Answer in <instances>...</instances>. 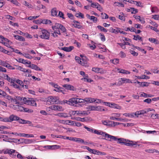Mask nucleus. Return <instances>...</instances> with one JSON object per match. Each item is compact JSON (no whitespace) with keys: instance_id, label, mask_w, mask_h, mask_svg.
Segmentation results:
<instances>
[{"instance_id":"79ce46f5","label":"nucleus","mask_w":159,"mask_h":159,"mask_svg":"<svg viewBox=\"0 0 159 159\" xmlns=\"http://www.w3.org/2000/svg\"><path fill=\"white\" fill-rule=\"evenodd\" d=\"M66 122H67L69 123V124H67V125H74L75 124V121L70 120H66Z\"/></svg>"},{"instance_id":"9d476101","label":"nucleus","mask_w":159,"mask_h":159,"mask_svg":"<svg viewBox=\"0 0 159 159\" xmlns=\"http://www.w3.org/2000/svg\"><path fill=\"white\" fill-rule=\"evenodd\" d=\"M74 47L72 46H70L69 47H64L63 48H61V49L67 52H70L73 49Z\"/></svg>"},{"instance_id":"20e7f679","label":"nucleus","mask_w":159,"mask_h":159,"mask_svg":"<svg viewBox=\"0 0 159 159\" xmlns=\"http://www.w3.org/2000/svg\"><path fill=\"white\" fill-rule=\"evenodd\" d=\"M72 114L73 115H75V114L77 115L81 116V115L85 116L87 115H88L87 112L86 111H72Z\"/></svg>"},{"instance_id":"5fc2aeb1","label":"nucleus","mask_w":159,"mask_h":159,"mask_svg":"<svg viewBox=\"0 0 159 159\" xmlns=\"http://www.w3.org/2000/svg\"><path fill=\"white\" fill-rule=\"evenodd\" d=\"M59 29H60L63 32H65L66 30V29L61 24V26L60 27Z\"/></svg>"},{"instance_id":"680f3d73","label":"nucleus","mask_w":159,"mask_h":159,"mask_svg":"<svg viewBox=\"0 0 159 159\" xmlns=\"http://www.w3.org/2000/svg\"><path fill=\"white\" fill-rule=\"evenodd\" d=\"M33 22L36 24H40L42 23V20L40 19L34 20L33 21Z\"/></svg>"},{"instance_id":"a18cd8bd","label":"nucleus","mask_w":159,"mask_h":159,"mask_svg":"<svg viewBox=\"0 0 159 159\" xmlns=\"http://www.w3.org/2000/svg\"><path fill=\"white\" fill-rule=\"evenodd\" d=\"M23 55L27 58L31 59L33 57L31 56L29 54L24 53L22 54Z\"/></svg>"},{"instance_id":"c9c22d12","label":"nucleus","mask_w":159,"mask_h":159,"mask_svg":"<svg viewBox=\"0 0 159 159\" xmlns=\"http://www.w3.org/2000/svg\"><path fill=\"white\" fill-rule=\"evenodd\" d=\"M111 61L114 64H117L119 63V59L117 58L111 60Z\"/></svg>"},{"instance_id":"f03ea898","label":"nucleus","mask_w":159,"mask_h":159,"mask_svg":"<svg viewBox=\"0 0 159 159\" xmlns=\"http://www.w3.org/2000/svg\"><path fill=\"white\" fill-rule=\"evenodd\" d=\"M23 100L26 104L36 106V102L33 98H23Z\"/></svg>"},{"instance_id":"f8f14e48","label":"nucleus","mask_w":159,"mask_h":159,"mask_svg":"<svg viewBox=\"0 0 159 159\" xmlns=\"http://www.w3.org/2000/svg\"><path fill=\"white\" fill-rule=\"evenodd\" d=\"M17 61L21 63L24 64H30V61H28L27 60H25L21 58H18Z\"/></svg>"},{"instance_id":"473e14b6","label":"nucleus","mask_w":159,"mask_h":159,"mask_svg":"<svg viewBox=\"0 0 159 159\" xmlns=\"http://www.w3.org/2000/svg\"><path fill=\"white\" fill-rule=\"evenodd\" d=\"M51 23V21L48 20L44 19L43 20H42V23L43 24H50Z\"/></svg>"},{"instance_id":"774afa93","label":"nucleus","mask_w":159,"mask_h":159,"mask_svg":"<svg viewBox=\"0 0 159 159\" xmlns=\"http://www.w3.org/2000/svg\"><path fill=\"white\" fill-rule=\"evenodd\" d=\"M120 54L121 57L124 58L125 57V54L122 51H121L120 52Z\"/></svg>"},{"instance_id":"338daca9","label":"nucleus","mask_w":159,"mask_h":159,"mask_svg":"<svg viewBox=\"0 0 159 159\" xmlns=\"http://www.w3.org/2000/svg\"><path fill=\"white\" fill-rule=\"evenodd\" d=\"M134 26L135 28H136L138 29H142L141 25L139 24H134Z\"/></svg>"},{"instance_id":"a19ab883","label":"nucleus","mask_w":159,"mask_h":159,"mask_svg":"<svg viewBox=\"0 0 159 159\" xmlns=\"http://www.w3.org/2000/svg\"><path fill=\"white\" fill-rule=\"evenodd\" d=\"M130 53L134 56H137L138 55V53L135 52L133 50H130L129 51Z\"/></svg>"},{"instance_id":"0e129e2a","label":"nucleus","mask_w":159,"mask_h":159,"mask_svg":"<svg viewBox=\"0 0 159 159\" xmlns=\"http://www.w3.org/2000/svg\"><path fill=\"white\" fill-rule=\"evenodd\" d=\"M75 59V60L78 61L79 64H81V61L80 60L81 59L80 57L76 56Z\"/></svg>"},{"instance_id":"69168bd1","label":"nucleus","mask_w":159,"mask_h":159,"mask_svg":"<svg viewBox=\"0 0 159 159\" xmlns=\"http://www.w3.org/2000/svg\"><path fill=\"white\" fill-rule=\"evenodd\" d=\"M12 85L15 88L20 89L19 86L17 84L15 83L13 81L12 82Z\"/></svg>"},{"instance_id":"4be33fe9","label":"nucleus","mask_w":159,"mask_h":159,"mask_svg":"<svg viewBox=\"0 0 159 159\" xmlns=\"http://www.w3.org/2000/svg\"><path fill=\"white\" fill-rule=\"evenodd\" d=\"M52 15L53 16H56L57 15V11L56 7L54 8L51 10Z\"/></svg>"},{"instance_id":"5701e85b","label":"nucleus","mask_w":159,"mask_h":159,"mask_svg":"<svg viewBox=\"0 0 159 159\" xmlns=\"http://www.w3.org/2000/svg\"><path fill=\"white\" fill-rule=\"evenodd\" d=\"M32 69H34L36 70H39V71H42V69H41L37 65L32 64Z\"/></svg>"},{"instance_id":"13d9d810","label":"nucleus","mask_w":159,"mask_h":159,"mask_svg":"<svg viewBox=\"0 0 159 159\" xmlns=\"http://www.w3.org/2000/svg\"><path fill=\"white\" fill-rule=\"evenodd\" d=\"M7 153L10 154H11L12 153H14L15 152V150L13 149H7Z\"/></svg>"},{"instance_id":"4c0bfd02","label":"nucleus","mask_w":159,"mask_h":159,"mask_svg":"<svg viewBox=\"0 0 159 159\" xmlns=\"http://www.w3.org/2000/svg\"><path fill=\"white\" fill-rule=\"evenodd\" d=\"M69 100L67 101L66 100H64L63 101H60V104L62 105L65 104V103H66L67 104L69 105Z\"/></svg>"},{"instance_id":"49530a36","label":"nucleus","mask_w":159,"mask_h":159,"mask_svg":"<svg viewBox=\"0 0 159 159\" xmlns=\"http://www.w3.org/2000/svg\"><path fill=\"white\" fill-rule=\"evenodd\" d=\"M34 141L35 140L34 139H26L25 140V142L26 143H32L34 142Z\"/></svg>"},{"instance_id":"39448f33","label":"nucleus","mask_w":159,"mask_h":159,"mask_svg":"<svg viewBox=\"0 0 159 159\" xmlns=\"http://www.w3.org/2000/svg\"><path fill=\"white\" fill-rule=\"evenodd\" d=\"M62 87L65 88L67 90H72L74 91H76V89L72 85L68 84H65L62 85Z\"/></svg>"},{"instance_id":"c03bdc74","label":"nucleus","mask_w":159,"mask_h":159,"mask_svg":"<svg viewBox=\"0 0 159 159\" xmlns=\"http://www.w3.org/2000/svg\"><path fill=\"white\" fill-rule=\"evenodd\" d=\"M19 105H12V107L14 110H16L17 111H18Z\"/></svg>"},{"instance_id":"ea45409f","label":"nucleus","mask_w":159,"mask_h":159,"mask_svg":"<svg viewBox=\"0 0 159 159\" xmlns=\"http://www.w3.org/2000/svg\"><path fill=\"white\" fill-rule=\"evenodd\" d=\"M102 69L100 68H93L92 69V70L93 71H94L96 72H97L99 73V71H100V70Z\"/></svg>"},{"instance_id":"4468645a","label":"nucleus","mask_w":159,"mask_h":159,"mask_svg":"<svg viewBox=\"0 0 159 159\" xmlns=\"http://www.w3.org/2000/svg\"><path fill=\"white\" fill-rule=\"evenodd\" d=\"M59 98L58 97H54L52 98L53 104L55 103L56 104H60V101L59 100Z\"/></svg>"},{"instance_id":"b1692460","label":"nucleus","mask_w":159,"mask_h":159,"mask_svg":"<svg viewBox=\"0 0 159 159\" xmlns=\"http://www.w3.org/2000/svg\"><path fill=\"white\" fill-rule=\"evenodd\" d=\"M149 84V83H148L147 82H142L139 85V86H138V87L140 86L148 87V86Z\"/></svg>"},{"instance_id":"72a5a7b5","label":"nucleus","mask_w":159,"mask_h":159,"mask_svg":"<svg viewBox=\"0 0 159 159\" xmlns=\"http://www.w3.org/2000/svg\"><path fill=\"white\" fill-rule=\"evenodd\" d=\"M130 9H131V13L132 14H136L138 12V10L134 7H130Z\"/></svg>"},{"instance_id":"09e8293b","label":"nucleus","mask_w":159,"mask_h":159,"mask_svg":"<svg viewBox=\"0 0 159 159\" xmlns=\"http://www.w3.org/2000/svg\"><path fill=\"white\" fill-rule=\"evenodd\" d=\"M117 120L123 122H127L128 121V120L126 119V118L122 119L121 118H118V119H117Z\"/></svg>"},{"instance_id":"f704fd0d","label":"nucleus","mask_w":159,"mask_h":159,"mask_svg":"<svg viewBox=\"0 0 159 159\" xmlns=\"http://www.w3.org/2000/svg\"><path fill=\"white\" fill-rule=\"evenodd\" d=\"M21 136L23 137H34V136L33 134H25L23 133L21 134Z\"/></svg>"},{"instance_id":"864d4df0","label":"nucleus","mask_w":159,"mask_h":159,"mask_svg":"<svg viewBox=\"0 0 159 159\" xmlns=\"http://www.w3.org/2000/svg\"><path fill=\"white\" fill-rule=\"evenodd\" d=\"M57 107H57V105H53L50 106L49 108L52 110H56L57 109Z\"/></svg>"},{"instance_id":"0eeeda50","label":"nucleus","mask_w":159,"mask_h":159,"mask_svg":"<svg viewBox=\"0 0 159 159\" xmlns=\"http://www.w3.org/2000/svg\"><path fill=\"white\" fill-rule=\"evenodd\" d=\"M59 146L57 145H47L44 146L45 148H47L49 149H58L60 148Z\"/></svg>"},{"instance_id":"c85d7f7f","label":"nucleus","mask_w":159,"mask_h":159,"mask_svg":"<svg viewBox=\"0 0 159 159\" xmlns=\"http://www.w3.org/2000/svg\"><path fill=\"white\" fill-rule=\"evenodd\" d=\"M96 111H104L105 109L103 108V107L101 106H96Z\"/></svg>"},{"instance_id":"a211bd4d","label":"nucleus","mask_w":159,"mask_h":159,"mask_svg":"<svg viewBox=\"0 0 159 159\" xmlns=\"http://www.w3.org/2000/svg\"><path fill=\"white\" fill-rule=\"evenodd\" d=\"M14 37H15L16 39L19 41L24 42L25 41V39L22 36L18 35H14Z\"/></svg>"},{"instance_id":"9b49d317","label":"nucleus","mask_w":159,"mask_h":159,"mask_svg":"<svg viewBox=\"0 0 159 159\" xmlns=\"http://www.w3.org/2000/svg\"><path fill=\"white\" fill-rule=\"evenodd\" d=\"M9 119H10V122H11L14 120L17 121V120H18L19 117L13 115H12L9 116Z\"/></svg>"},{"instance_id":"412c9836","label":"nucleus","mask_w":159,"mask_h":159,"mask_svg":"<svg viewBox=\"0 0 159 159\" xmlns=\"http://www.w3.org/2000/svg\"><path fill=\"white\" fill-rule=\"evenodd\" d=\"M61 25V24L58 23H55L54 25L52 26L53 30H55V29H59Z\"/></svg>"},{"instance_id":"f257e3e1","label":"nucleus","mask_w":159,"mask_h":159,"mask_svg":"<svg viewBox=\"0 0 159 159\" xmlns=\"http://www.w3.org/2000/svg\"><path fill=\"white\" fill-rule=\"evenodd\" d=\"M98 134L104 136L105 138H103L104 139L108 140L110 141H111V139L114 141L118 140L117 143H120L122 145L124 144L128 146L133 147L134 145H137L136 143H134L132 141H130L123 138L117 139L115 136L109 135L106 133L102 131H99Z\"/></svg>"},{"instance_id":"7c9ffc66","label":"nucleus","mask_w":159,"mask_h":159,"mask_svg":"<svg viewBox=\"0 0 159 159\" xmlns=\"http://www.w3.org/2000/svg\"><path fill=\"white\" fill-rule=\"evenodd\" d=\"M4 77H6V78H5V79L11 83H12V82L14 81V80H12V79H11L7 75L5 74L4 75Z\"/></svg>"},{"instance_id":"1a4fd4ad","label":"nucleus","mask_w":159,"mask_h":159,"mask_svg":"<svg viewBox=\"0 0 159 159\" xmlns=\"http://www.w3.org/2000/svg\"><path fill=\"white\" fill-rule=\"evenodd\" d=\"M73 22L74 23V24H73L72 25L74 26L75 27L80 29L82 28V26L80 25V23L79 21L74 20Z\"/></svg>"},{"instance_id":"2eb2a0df","label":"nucleus","mask_w":159,"mask_h":159,"mask_svg":"<svg viewBox=\"0 0 159 159\" xmlns=\"http://www.w3.org/2000/svg\"><path fill=\"white\" fill-rule=\"evenodd\" d=\"M118 70L119 73L123 74H130V72L129 71L124 69H118Z\"/></svg>"},{"instance_id":"dca6fc26","label":"nucleus","mask_w":159,"mask_h":159,"mask_svg":"<svg viewBox=\"0 0 159 159\" xmlns=\"http://www.w3.org/2000/svg\"><path fill=\"white\" fill-rule=\"evenodd\" d=\"M148 40L151 42L153 43L156 44H159V41L156 39L149 38Z\"/></svg>"},{"instance_id":"4d7b16f0","label":"nucleus","mask_w":159,"mask_h":159,"mask_svg":"<svg viewBox=\"0 0 159 159\" xmlns=\"http://www.w3.org/2000/svg\"><path fill=\"white\" fill-rule=\"evenodd\" d=\"M90 20L93 21L94 22L96 23L97 21V18L94 16H91Z\"/></svg>"},{"instance_id":"3c124183","label":"nucleus","mask_w":159,"mask_h":159,"mask_svg":"<svg viewBox=\"0 0 159 159\" xmlns=\"http://www.w3.org/2000/svg\"><path fill=\"white\" fill-rule=\"evenodd\" d=\"M8 64H9L7 63L6 62L2 61L0 65L7 68V67L8 66Z\"/></svg>"},{"instance_id":"423d86ee","label":"nucleus","mask_w":159,"mask_h":159,"mask_svg":"<svg viewBox=\"0 0 159 159\" xmlns=\"http://www.w3.org/2000/svg\"><path fill=\"white\" fill-rule=\"evenodd\" d=\"M77 100L78 99L76 98H73L69 99V105L71 106H74L75 104L77 103Z\"/></svg>"},{"instance_id":"e433bc0d","label":"nucleus","mask_w":159,"mask_h":159,"mask_svg":"<svg viewBox=\"0 0 159 159\" xmlns=\"http://www.w3.org/2000/svg\"><path fill=\"white\" fill-rule=\"evenodd\" d=\"M75 16L77 17H81L82 18H84V15L83 14L80 12L79 13H76L75 15Z\"/></svg>"},{"instance_id":"7ed1b4c3","label":"nucleus","mask_w":159,"mask_h":159,"mask_svg":"<svg viewBox=\"0 0 159 159\" xmlns=\"http://www.w3.org/2000/svg\"><path fill=\"white\" fill-rule=\"evenodd\" d=\"M42 34L40 36V38L43 39H48L49 38L50 33L45 30H42Z\"/></svg>"},{"instance_id":"6e6552de","label":"nucleus","mask_w":159,"mask_h":159,"mask_svg":"<svg viewBox=\"0 0 159 159\" xmlns=\"http://www.w3.org/2000/svg\"><path fill=\"white\" fill-rule=\"evenodd\" d=\"M102 124L104 125H106L109 127H112V121H111L110 120H102Z\"/></svg>"},{"instance_id":"603ef678","label":"nucleus","mask_w":159,"mask_h":159,"mask_svg":"<svg viewBox=\"0 0 159 159\" xmlns=\"http://www.w3.org/2000/svg\"><path fill=\"white\" fill-rule=\"evenodd\" d=\"M84 128L85 129H86L88 131L92 133H93V129L88 127L86 126H84Z\"/></svg>"},{"instance_id":"f3484780","label":"nucleus","mask_w":159,"mask_h":159,"mask_svg":"<svg viewBox=\"0 0 159 159\" xmlns=\"http://www.w3.org/2000/svg\"><path fill=\"white\" fill-rule=\"evenodd\" d=\"M120 80L122 81V84L124 83H132L131 81L129 79H128L125 78H121Z\"/></svg>"},{"instance_id":"aec40b11","label":"nucleus","mask_w":159,"mask_h":159,"mask_svg":"<svg viewBox=\"0 0 159 159\" xmlns=\"http://www.w3.org/2000/svg\"><path fill=\"white\" fill-rule=\"evenodd\" d=\"M85 102H95L96 101V100L94 98H85Z\"/></svg>"},{"instance_id":"6ab92c4d","label":"nucleus","mask_w":159,"mask_h":159,"mask_svg":"<svg viewBox=\"0 0 159 159\" xmlns=\"http://www.w3.org/2000/svg\"><path fill=\"white\" fill-rule=\"evenodd\" d=\"M55 115L59 116L60 117L67 118L68 117L66 113H61L56 114Z\"/></svg>"},{"instance_id":"bf43d9fd","label":"nucleus","mask_w":159,"mask_h":159,"mask_svg":"<svg viewBox=\"0 0 159 159\" xmlns=\"http://www.w3.org/2000/svg\"><path fill=\"white\" fill-rule=\"evenodd\" d=\"M76 142L80 143H82V142H83V139L80 138H77Z\"/></svg>"},{"instance_id":"cd10ccee","label":"nucleus","mask_w":159,"mask_h":159,"mask_svg":"<svg viewBox=\"0 0 159 159\" xmlns=\"http://www.w3.org/2000/svg\"><path fill=\"white\" fill-rule=\"evenodd\" d=\"M97 28L99 30H100L101 31H103L105 32H107V30L105 29L104 27L100 25H98L97 26Z\"/></svg>"},{"instance_id":"a878e982","label":"nucleus","mask_w":159,"mask_h":159,"mask_svg":"<svg viewBox=\"0 0 159 159\" xmlns=\"http://www.w3.org/2000/svg\"><path fill=\"white\" fill-rule=\"evenodd\" d=\"M15 69L19 70H20L23 72L25 71V68H23L22 67L19 66L18 65H15Z\"/></svg>"},{"instance_id":"e2e57ef3","label":"nucleus","mask_w":159,"mask_h":159,"mask_svg":"<svg viewBox=\"0 0 159 159\" xmlns=\"http://www.w3.org/2000/svg\"><path fill=\"white\" fill-rule=\"evenodd\" d=\"M52 96H50L48 97L47 101L50 102V103L53 104L52 100Z\"/></svg>"},{"instance_id":"de8ad7c7","label":"nucleus","mask_w":159,"mask_h":159,"mask_svg":"<svg viewBox=\"0 0 159 159\" xmlns=\"http://www.w3.org/2000/svg\"><path fill=\"white\" fill-rule=\"evenodd\" d=\"M158 11V8L156 7H152L151 8V11L152 13H154Z\"/></svg>"},{"instance_id":"052dcab7","label":"nucleus","mask_w":159,"mask_h":159,"mask_svg":"<svg viewBox=\"0 0 159 159\" xmlns=\"http://www.w3.org/2000/svg\"><path fill=\"white\" fill-rule=\"evenodd\" d=\"M22 124H31L32 123L31 121L29 120H25L23 119V120H22Z\"/></svg>"},{"instance_id":"ddd939ff","label":"nucleus","mask_w":159,"mask_h":159,"mask_svg":"<svg viewBox=\"0 0 159 159\" xmlns=\"http://www.w3.org/2000/svg\"><path fill=\"white\" fill-rule=\"evenodd\" d=\"M108 106L112 108L117 109H121V107L114 103H111Z\"/></svg>"},{"instance_id":"bb28decb","label":"nucleus","mask_w":159,"mask_h":159,"mask_svg":"<svg viewBox=\"0 0 159 159\" xmlns=\"http://www.w3.org/2000/svg\"><path fill=\"white\" fill-rule=\"evenodd\" d=\"M5 98L7 99L8 100L11 101V102L14 101L13 98L11 96L7 95L6 93V95L4 97Z\"/></svg>"},{"instance_id":"2f4dec72","label":"nucleus","mask_w":159,"mask_h":159,"mask_svg":"<svg viewBox=\"0 0 159 159\" xmlns=\"http://www.w3.org/2000/svg\"><path fill=\"white\" fill-rule=\"evenodd\" d=\"M151 111L150 110V108H148V109H147L146 110V111L145 110H143L140 111V112L141 113V114L142 115V114H144L146 113L149 112V111Z\"/></svg>"},{"instance_id":"58836bf2","label":"nucleus","mask_w":159,"mask_h":159,"mask_svg":"<svg viewBox=\"0 0 159 159\" xmlns=\"http://www.w3.org/2000/svg\"><path fill=\"white\" fill-rule=\"evenodd\" d=\"M9 48H11L12 50V52H15L18 53L19 54H22V53H21L20 52H19V50L17 49L15 50L14 48H11V46H10Z\"/></svg>"},{"instance_id":"8fccbe9b","label":"nucleus","mask_w":159,"mask_h":159,"mask_svg":"<svg viewBox=\"0 0 159 159\" xmlns=\"http://www.w3.org/2000/svg\"><path fill=\"white\" fill-rule=\"evenodd\" d=\"M64 14L63 12L61 11H59L58 14V16L62 18L63 19H65V18L64 17Z\"/></svg>"},{"instance_id":"6e6d98bb","label":"nucleus","mask_w":159,"mask_h":159,"mask_svg":"<svg viewBox=\"0 0 159 159\" xmlns=\"http://www.w3.org/2000/svg\"><path fill=\"white\" fill-rule=\"evenodd\" d=\"M134 2H136V5L138 7H143V6L142 5V3L140 2H138L136 1H134ZM134 4H135L134 3Z\"/></svg>"},{"instance_id":"c756f323","label":"nucleus","mask_w":159,"mask_h":159,"mask_svg":"<svg viewBox=\"0 0 159 159\" xmlns=\"http://www.w3.org/2000/svg\"><path fill=\"white\" fill-rule=\"evenodd\" d=\"M156 149H146L145 151L150 153H153L154 152H156Z\"/></svg>"},{"instance_id":"393cba45","label":"nucleus","mask_w":159,"mask_h":159,"mask_svg":"<svg viewBox=\"0 0 159 159\" xmlns=\"http://www.w3.org/2000/svg\"><path fill=\"white\" fill-rule=\"evenodd\" d=\"M134 38H133V39H134L135 40H140L141 41H142L143 39H142V38L140 37L139 35H134Z\"/></svg>"},{"instance_id":"37998d69","label":"nucleus","mask_w":159,"mask_h":159,"mask_svg":"<svg viewBox=\"0 0 159 159\" xmlns=\"http://www.w3.org/2000/svg\"><path fill=\"white\" fill-rule=\"evenodd\" d=\"M109 31L110 32L114 33L115 34L118 33V32L116 30L113 29L112 28H110L109 30Z\"/></svg>"}]
</instances>
